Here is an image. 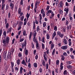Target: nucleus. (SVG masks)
<instances>
[{"instance_id": "1", "label": "nucleus", "mask_w": 75, "mask_h": 75, "mask_svg": "<svg viewBox=\"0 0 75 75\" xmlns=\"http://www.w3.org/2000/svg\"><path fill=\"white\" fill-rule=\"evenodd\" d=\"M10 41V38L8 36H7L5 39H3L2 40V43L4 46L8 45Z\"/></svg>"}, {"instance_id": "2", "label": "nucleus", "mask_w": 75, "mask_h": 75, "mask_svg": "<svg viewBox=\"0 0 75 75\" xmlns=\"http://www.w3.org/2000/svg\"><path fill=\"white\" fill-rule=\"evenodd\" d=\"M57 34L61 38H62L64 37V35L63 34L61 33V32L59 31L57 32Z\"/></svg>"}, {"instance_id": "3", "label": "nucleus", "mask_w": 75, "mask_h": 75, "mask_svg": "<svg viewBox=\"0 0 75 75\" xmlns=\"http://www.w3.org/2000/svg\"><path fill=\"white\" fill-rule=\"evenodd\" d=\"M1 10H4V8L5 7V6H6V4H2V6L1 5Z\"/></svg>"}, {"instance_id": "4", "label": "nucleus", "mask_w": 75, "mask_h": 75, "mask_svg": "<svg viewBox=\"0 0 75 75\" xmlns=\"http://www.w3.org/2000/svg\"><path fill=\"white\" fill-rule=\"evenodd\" d=\"M63 44H65V45H67L68 44V42H67V40L65 38H64V39H63Z\"/></svg>"}, {"instance_id": "5", "label": "nucleus", "mask_w": 75, "mask_h": 75, "mask_svg": "<svg viewBox=\"0 0 75 75\" xmlns=\"http://www.w3.org/2000/svg\"><path fill=\"white\" fill-rule=\"evenodd\" d=\"M28 53H29V51H28V50H25L24 51V54L25 55V56L28 55Z\"/></svg>"}, {"instance_id": "6", "label": "nucleus", "mask_w": 75, "mask_h": 75, "mask_svg": "<svg viewBox=\"0 0 75 75\" xmlns=\"http://www.w3.org/2000/svg\"><path fill=\"white\" fill-rule=\"evenodd\" d=\"M10 8L11 10H13V8H14V4H12L11 3L10 4Z\"/></svg>"}, {"instance_id": "7", "label": "nucleus", "mask_w": 75, "mask_h": 75, "mask_svg": "<svg viewBox=\"0 0 75 75\" xmlns=\"http://www.w3.org/2000/svg\"><path fill=\"white\" fill-rule=\"evenodd\" d=\"M7 59H11V53L8 52V56L7 57Z\"/></svg>"}, {"instance_id": "8", "label": "nucleus", "mask_w": 75, "mask_h": 75, "mask_svg": "<svg viewBox=\"0 0 75 75\" xmlns=\"http://www.w3.org/2000/svg\"><path fill=\"white\" fill-rule=\"evenodd\" d=\"M36 35H37V32L35 33L34 34H33V40L34 41L35 40L37 39L36 38Z\"/></svg>"}, {"instance_id": "9", "label": "nucleus", "mask_w": 75, "mask_h": 75, "mask_svg": "<svg viewBox=\"0 0 75 75\" xmlns=\"http://www.w3.org/2000/svg\"><path fill=\"white\" fill-rule=\"evenodd\" d=\"M68 48L67 46H63L61 47V48L62 50H67Z\"/></svg>"}, {"instance_id": "10", "label": "nucleus", "mask_w": 75, "mask_h": 75, "mask_svg": "<svg viewBox=\"0 0 75 75\" xmlns=\"http://www.w3.org/2000/svg\"><path fill=\"white\" fill-rule=\"evenodd\" d=\"M12 29V28L11 27L8 29V30H7L6 32L7 34H8L9 33H11V30Z\"/></svg>"}, {"instance_id": "11", "label": "nucleus", "mask_w": 75, "mask_h": 75, "mask_svg": "<svg viewBox=\"0 0 75 75\" xmlns=\"http://www.w3.org/2000/svg\"><path fill=\"white\" fill-rule=\"evenodd\" d=\"M64 11H66V13H68V11H69V9H68V7H67L66 8H65L64 9Z\"/></svg>"}, {"instance_id": "12", "label": "nucleus", "mask_w": 75, "mask_h": 75, "mask_svg": "<svg viewBox=\"0 0 75 75\" xmlns=\"http://www.w3.org/2000/svg\"><path fill=\"white\" fill-rule=\"evenodd\" d=\"M22 64H23V65H24L25 66H26L27 65V64H26V62H25V60L24 59H23L22 62H21Z\"/></svg>"}, {"instance_id": "13", "label": "nucleus", "mask_w": 75, "mask_h": 75, "mask_svg": "<svg viewBox=\"0 0 75 75\" xmlns=\"http://www.w3.org/2000/svg\"><path fill=\"white\" fill-rule=\"evenodd\" d=\"M60 67L61 70H62L64 68V66H63V63L62 62L61 63V64L60 66Z\"/></svg>"}, {"instance_id": "14", "label": "nucleus", "mask_w": 75, "mask_h": 75, "mask_svg": "<svg viewBox=\"0 0 75 75\" xmlns=\"http://www.w3.org/2000/svg\"><path fill=\"white\" fill-rule=\"evenodd\" d=\"M64 4V3L62 1H61L59 2V5H60V6L61 8L62 7V6H63V5Z\"/></svg>"}, {"instance_id": "15", "label": "nucleus", "mask_w": 75, "mask_h": 75, "mask_svg": "<svg viewBox=\"0 0 75 75\" xmlns=\"http://www.w3.org/2000/svg\"><path fill=\"white\" fill-rule=\"evenodd\" d=\"M36 48L37 50H40V46L39 45V43H36Z\"/></svg>"}, {"instance_id": "16", "label": "nucleus", "mask_w": 75, "mask_h": 75, "mask_svg": "<svg viewBox=\"0 0 75 75\" xmlns=\"http://www.w3.org/2000/svg\"><path fill=\"white\" fill-rule=\"evenodd\" d=\"M35 21L33 22V30H35Z\"/></svg>"}, {"instance_id": "17", "label": "nucleus", "mask_w": 75, "mask_h": 75, "mask_svg": "<svg viewBox=\"0 0 75 75\" xmlns=\"http://www.w3.org/2000/svg\"><path fill=\"white\" fill-rule=\"evenodd\" d=\"M23 69H24L22 67H20V74H22L23 73Z\"/></svg>"}, {"instance_id": "18", "label": "nucleus", "mask_w": 75, "mask_h": 75, "mask_svg": "<svg viewBox=\"0 0 75 75\" xmlns=\"http://www.w3.org/2000/svg\"><path fill=\"white\" fill-rule=\"evenodd\" d=\"M16 63L17 64V65H19L20 64V60L19 59H18L16 61Z\"/></svg>"}, {"instance_id": "19", "label": "nucleus", "mask_w": 75, "mask_h": 75, "mask_svg": "<svg viewBox=\"0 0 75 75\" xmlns=\"http://www.w3.org/2000/svg\"><path fill=\"white\" fill-rule=\"evenodd\" d=\"M18 14H20L21 12V9L20 8H19L18 10Z\"/></svg>"}, {"instance_id": "20", "label": "nucleus", "mask_w": 75, "mask_h": 75, "mask_svg": "<svg viewBox=\"0 0 75 75\" xmlns=\"http://www.w3.org/2000/svg\"><path fill=\"white\" fill-rule=\"evenodd\" d=\"M67 68L68 69H72V66L71 65H68L67 66Z\"/></svg>"}, {"instance_id": "21", "label": "nucleus", "mask_w": 75, "mask_h": 75, "mask_svg": "<svg viewBox=\"0 0 75 75\" xmlns=\"http://www.w3.org/2000/svg\"><path fill=\"white\" fill-rule=\"evenodd\" d=\"M8 27H9V23H7L6 25V28L8 29Z\"/></svg>"}, {"instance_id": "22", "label": "nucleus", "mask_w": 75, "mask_h": 75, "mask_svg": "<svg viewBox=\"0 0 75 75\" xmlns=\"http://www.w3.org/2000/svg\"><path fill=\"white\" fill-rule=\"evenodd\" d=\"M56 63L57 65H58L59 64V60H57L56 61Z\"/></svg>"}, {"instance_id": "23", "label": "nucleus", "mask_w": 75, "mask_h": 75, "mask_svg": "<svg viewBox=\"0 0 75 75\" xmlns=\"http://www.w3.org/2000/svg\"><path fill=\"white\" fill-rule=\"evenodd\" d=\"M31 37H32V33L31 32H30V33L29 35V38L30 41V40H31Z\"/></svg>"}, {"instance_id": "24", "label": "nucleus", "mask_w": 75, "mask_h": 75, "mask_svg": "<svg viewBox=\"0 0 75 75\" xmlns=\"http://www.w3.org/2000/svg\"><path fill=\"white\" fill-rule=\"evenodd\" d=\"M66 64L68 65H69L71 64H72V62L69 61H67Z\"/></svg>"}, {"instance_id": "25", "label": "nucleus", "mask_w": 75, "mask_h": 75, "mask_svg": "<svg viewBox=\"0 0 75 75\" xmlns=\"http://www.w3.org/2000/svg\"><path fill=\"white\" fill-rule=\"evenodd\" d=\"M50 37L49 34H46V38H47V40H49V39H50Z\"/></svg>"}, {"instance_id": "26", "label": "nucleus", "mask_w": 75, "mask_h": 75, "mask_svg": "<svg viewBox=\"0 0 75 75\" xmlns=\"http://www.w3.org/2000/svg\"><path fill=\"white\" fill-rule=\"evenodd\" d=\"M9 8V5H8V4H6V10H7Z\"/></svg>"}, {"instance_id": "27", "label": "nucleus", "mask_w": 75, "mask_h": 75, "mask_svg": "<svg viewBox=\"0 0 75 75\" xmlns=\"http://www.w3.org/2000/svg\"><path fill=\"white\" fill-rule=\"evenodd\" d=\"M26 31H24L23 32V35L25 36H27V34H26Z\"/></svg>"}, {"instance_id": "28", "label": "nucleus", "mask_w": 75, "mask_h": 75, "mask_svg": "<svg viewBox=\"0 0 75 75\" xmlns=\"http://www.w3.org/2000/svg\"><path fill=\"white\" fill-rule=\"evenodd\" d=\"M42 64L43 65V67H45V61L43 60L42 62Z\"/></svg>"}, {"instance_id": "29", "label": "nucleus", "mask_w": 75, "mask_h": 75, "mask_svg": "<svg viewBox=\"0 0 75 75\" xmlns=\"http://www.w3.org/2000/svg\"><path fill=\"white\" fill-rule=\"evenodd\" d=\"M15 50V48H12L11 50V52H12V54L14 53V50Z\"/></svg>"}, {"instance_id": "30", "label": "nucleus", "mask_w": 75, "mask_h": 75, "mask_svg": "<svg viewBox=\"0 0 75 75\" xmlns=\"http://www.w3.org/2000/svg\"><path fill=\"white\" fill-rule=\"evenodd\" d=\"M23 24V22L21 21H20L19 22V25L21 26Z\"/></svg>"}, {"instance_id": "31", "label": "nucleus", "mask_w": 75, "mask_h": 75, "mask_svg": "<svg viewBox=\"0 0 75 75\" xmlns=\"http://www.w3.org/2000/svg\"><path fill=\"white\" fill-rule=\"evenodd\" d=\"M54 44L52 43L51 46V49H52H52H53V48H54Z\"/></svg>"}, {"instance_id": "32", "label": "nucleus", "mask_w": 75, "mask_h": 75, "mask_svg": "<svg viewBox=\"0 0 75 75\" xmlns=\"http://www.w3.org/2000/svg\"><path fill=\"white\" fill-rule=\"evenodd\" d=\"M39 72L40 73H42V68H40L39 69Z\"/></svg>"}, {"instance_id": "33", "label": "nucleus", "mask_w": 75, "mask_h": 75, "mask_svg": "<svg viewBox=\"0 0 75 75\" xmlns=\"http://www.w3.org/2000/svg\"><path fill=\"white\" fill-rule=\"evenodd\" d=\"M33 66L35 68H37V64L36 63H34Z\"/></svg>"}, {"instance_id": "34", "label": "nucleus", "mask_w": 75, "mask_h": 75, "mask_svg": "<svg viewBox=\"0 0 75 75\" xmlns=\"http://www.w3.org/2000/svg\"><path fill=\"white\" fill-rule=\"evenodd\" d=\"M49 64H48V63L46 64V69H48V67H49Z\"/></svg>"}, {"instance_id": "35", "label": "nucleus", "mask_w": 75, "mask_h": 75, "mask_svg": "<svg viewBox=\"0 0 75 75\" xmlns=\"http://www.w3.org/2000/svg\"><path fill=\"white\" fill-rule=\"evenodd\" d=\"M3 34L4 37H6V36L7 35L6 34H7V33H6V31H4Z\"/></svg>"}, {"instance_id": "36", "label": "nucleus", "mask_w": 75, "mask_h": 75, "mask_svg": "<svg viewBox=\"0 0 75 75\" xmlns=\"http://www.w3.org/2000/svg\"><path fill=\"white\" fill-rule=\"evenodd\" d=\"M55 49H54L52 52V55H54V54H55Z\"/></svg>"}, {"instance_id": "37", "label": "nucleus", "mask_w": 75, "mask_h": 75, "mask_svg": "<svg viewBox=\"0 0 75 75\" xmlns=\"http://www.w3.org/2000/svg\"><path fill=\"white\" fill-rule=\"evenodd\" d=\"M2 33H3V30L2 29L0 30V37L1 36V35H2Z\"/></svg>"}, {"instance_id": "38", "label": "nucleus", "mask_w": 75, "mask_h": 75, "mask_svg": "<svg viewBox=\"0 0 75 75\" xmlns=\"http://www.w3.org/2000/svg\"><path fill=\"white\" fill-rule=\"evenodd\" d=\"M50 6L48 5L47 6L46 8V11H48V10L50 9Z\"/></svg>"}, {"instance_id": "39", "label": "nucleus", "mask_w": 75, "mask_h": 75, "mask_svg": "<svg viewBox=\"0 0 75 75\" xmlns=\"http://www.w3.org/2000/svg\"><path fill=\"white\" fill-rule=\"evenodd\" d=\"M11 67H14V62H11Z\"/></svg>"}, {"instance_id": "40", "label": "nucleus", "mask_w": 75, "mask_h": 75, "mask_svg": "<svg viewBox=\"0 0 75 75\" xmlns=\"http://www.w3.org/2000/svg\"><path fill=\"white\" fill-rule=\"evenodd\" d=\"M36 30L37 32H38L39 31H40V27L39 26H37Z\"/></svg>"}, {"instance_id": "41", "label": "nucleus", "mask_w": 75, "mask_h": 75, "mask_svg": "<svg viewBox=\"0 0 75 75\" xmlns=\"http://www.w3.org/2000/svg\"><path fill=\"white\" fill-rule=\"evenodd\" d=\"M1 1H2V4H4L6 2L5 0H0V4L1 3Z\"/></svg>"}, {"instance_id": "42", "label": "nucleus", "mask_w": 75, "mask_h": 75, "mask_svg": "<svg viewBox=\"0 0 75 75\" xmlns=\"http://www.w3.org/2000/svg\"><path fill=\"white\" fill-rule=\"evenodd\" d=\"M24 16H22L21 17L20 20H21V21H23L24 20Z\"/></svg>"}, {"instance_id": "43", "label": "nucleus", "mask_w": 75, "mask_h": 75, "mask_svg": "<svg viewBox=\"0 0 75 75\" xmlns=\"http://www.w3.org/2000/svg\"><path fill=\"white\" fill-rule=\"evenodd\" d=\"M42 48L43 49V50H44L45 48V46H44V44H43V43H42Z\"/></svg>"}, {"instance_id": "44", "label": "nucleus", "mask_w": 75, "mask_h": 75, "mask_svg": "<svg viewBox=\"0 0 75 75\" xmlns=\"http://www.w3.org/2000/svg\"><path fill=\"white\" fill-rule=\"evenodd\" d=\"M53 12H52V11L51 10H48V11H47V13H51V14Z\"/></svg>"}, {"instance_id": "45", "label": "nucleus", "mask_w": 75, "mask_h": 75, "mask_svg": "<svg viewBox=\"0 0 75 75\" xmlns=\"http://www.w3.org/2000/svg\"><path fill=\"white\" fill-rule=\"evenodd\" d=\"M41 14L45 13V12L44 11V10H43V8L41 10Z\"/></svg>"}, {"instance_id": "46", "label": "nucleus", "mask_w": 75, "mask_h": 75, "mask_svg": "<svg viewBox=\"0 0 75 75\" xmlns=\"http://www.w3.org/2000/svg\"><path fill=\"white\" fill-rule=\"evenodd\" d=\"M56 35H57V34L56 33V32L55 31H54V33H53L52 35V36H56Z\"/></svg>"}, {"instance_id": "47", "label": "nucleus", "mask_w": 75, "mask_h": 75, "mask_svg": "<svg viewBox=\"0 0 75 75\" xmlns=\"http://www.w3.org/2000/svg\"><path fill=\"white\" fill-rule=\"evenodd\" d=\"M25 47V44L24 43H23L22 44V49H24V48Z\"/></svg>"}, {"instance_id": "48", "label": "nucleus", "mask_w": 75, "mask_h": 75, "mask_svg": "<svg viewBox=\"0 0 75 75\" xmlns=\"http://www.w3.org/2000/svg\"><path fill=\"white\" fill-rule=\"evenodd\" d=\"M30 14L29 13L28 14V13H27V14L26 16V17L27 18H29L30 17Z\"/></svg>"}, {"instance_id": "49", "label": "nucleus", "mask_w": 75, "mask_h": 75, "mask_svg": "<svg viewBox=\"0 0 75 75\" xmlns=\"http://www.w3.org/2000/svg\"><path fill=\"white\" fill-rule=\"evenodd\" d=\"M15 71H17V72H18V67H15Z\"/></svg>"}, {"instance_id": "50", "label": "nucleus", "mask_w": 75, "mask_h": 75, "mask_svg": "<svg viewBox=\"0 0 75 75\" xmlns=\"http://www.w3.org/2000/svg\"><path fill=\"white\" fill-rule=\"evenodd\" d=\"M41 41H42V42L45 43V41H44V37H43L42 38Z\"/></svg>"}, {"instance_id": "51", "label": "nucleus", "mask_w": 75, "mask_h": 75, "mask_svg": "<svg viewBox=\"0 0 75 75\" xmlns=\"http://www.w3.org/2000/svg\"><path fill=\"white\" fill-rule=\"evenodd\" d=\"M39 16H40V20H42V15L40 14L39 15Z\"/></svg>"}, {"instance_id": "52", "label": "nucleus", "mask_w": 75, "mask_h": 75, "mask_svg": "<svg viewBox=\"0 0 75 75\" xmlns=\"http://www.w3.org/2000/svg\"><path fill=\"white\" fill-rule=\"evenodd\" d=\"M18 56L20 58L21 57H22V54H21V53H19L18 54Z\"/></svg>"}, {"instance_id": "53", "label": "nucleus", "mask_w": 75, "mask_h": 75, "mask_svg": "<svg viewBox=\"0 0 75 75\" xmlns=\"http://www.w3.org/2000/svg\"><path fill=\"white\" fill-rule=\"evenodd\" d=\"M11 15V13H10V12H9L8 13V18H10Z\"/></svg>"}, {"instance_id": "54", "label": "nucleus", "mask_w": 75, "mask_h": 75, "mask_svg": "<svg viewBox=\"0 0 75 75\" xmlns=\"http://www.w3.org/2000/svg\"><path fill=\"white\" fill-rule=\"evenodd\" d=\"M31 64L30 63H29L28 65V68H31Z\"/></svg>"}, {"instance_id": "55", "label": "nucleus", "mask_w": 75, "mask_h": 75, "mask_svg": "<svg viewBox=\"0 0 75 75\" xmlns=\"http://www.w3.org/2000/svg\"><path fill=\"white\" fill-rule=\"evenodd\" d=\"M67 70H64V71L63 74H64V75H66V74H67Z\"/></svg>"}, {"instance_id": "56", "label": "nucleus", "mask_w": 75, "mask_h": 75, "mask_svg": "<svg viewBox=\"0 0 75 75\" xmlns=\"http://www.w3.org/2000/svg\"><path fill=\"white\" fill-rule=\"evenodd\" d=\"M62 61H64L65 59V57L64 56H62V57L61 59Z\"/></svg>"}, {"instance_id": "57", "label": "nucleus", "mask_w": 75, "mask_h": 75, "mask_svg": "<svg viewBox=\"0 0 75 75\" xmlns=\"http://www.w3.org/2000/svg\"><path fill=\"white\" fill-rule=\"evenodd\" d=\"M20 4L21 5H23V0H21Z\"/></svg>"}, {"instance_id": "58", "label": "nucleus", "mask_w": 75, "mask_h": 75, "mask_svg": "<svg viewBox=\"0 0 75 75\" xmlns=\"http://www.w3.org/2000/svg\"><path fill=\"white\" fill-rule=\"evenodd\" d=\"M54 30L57 31V26H55L54 28Z\"/></svg>"}, {"instance_id": "59", "label": "nucleus", "mask_w": 75, "mask_h": 75, "mask_svg": "<svg viewBox=\"0 0 75 75\" xmlns=\"http://www.w3.org/2000/svg\"><path fill=\"white\" fill-rule=\"evenodd\" d=\"M11 70L12 72H13V73H14V67H11Z\"/></svg>"}, {"instance_id": "60", "label": "nucleus", "mask_w": 75, "mask_h": 75, "mask_svg": "<svg viewBox=\"0 0 75 75\" xmlns=\"http://www.w3.org/2000/svg\"><path fill=\"white\" fill-rule=\"evenodd\" d=\"M63 55L64 56H67V53H66V52H64L63 53Z\"/></svg>"}, {"instance_id": "61", "label": "nucleus", "mask_w": 75, "mask_h": 75, "mask_svg": "<svg viewBox=\"0 0 75 75\" xmlns=\"http://www.w3.org/2000/svg\"><path fill=\"white\" fill-rule=\"evenodd\" d=\"M46 25V23L45 22H44L43 23V27H45Z\"/></svg>"}, {"instance_id": "62", "label": "nucleus", "mask_w": 75, "mask_h": 75, "mask_svg": "<svg viewBox=\"0 0 75 75\" xmlns=\"http://www.w3.org/2000/svg\"><path fill=\"white\" fill-rule=\"evenodd\" d=\"M60 14H62V15H63V11L62 10H61L60 13Z\"/></svg>"}, {"instance_id": "63", "label": "nucleus", "mask_w": 75, "mask_h": 75, "mask_svg": "<svg viewBox=\"0 0 75 75\" xmlns=\"http://www.w3.org/2000/svg\"><path fill=\"white\" fill-rule=\"evenodd\" d=\"M66 6L67 7H68L69 6V4L67 2H66L65 3Z\"/></svg>"}, {"instance_id": "64", "label": "nucleus", "mask_w": 75, "mask_h": 75, "mask_svg": "<svg viewBox=\"0 0 75 75\" xmlns=\"http://www.w3.org/2000/svg\"><path fill=\"white\" fill-rule=\"evenodd\" d=\"M30 8H31V6H30V5H29L27 8L28 11H29V10H30Z\"/></svg>"}]
</instances>
